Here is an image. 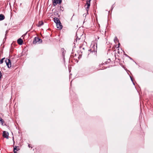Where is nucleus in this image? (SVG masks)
Returning <instances> with one entry per match:
<instances>
[{"instance_id":"obj_1","label":"nucleus","mask_w":153,"mask_h":153,"mask_svg":"<svg viewBox=\"0 0 153 153\" xmlns=\"http://www.w3.org/2000/svg\"><path fill=\"white\" fill-rule=\"evenodd\" d=\"M97 44L96 45L95 44L93 45H91L90 46V49L88 51L90 52H97Z\"/></svg>"},{"instance_id":"obj_2","label":"nucleus","mask_w":153,"mask_h":153,"mask_svg":"<svg viewBox=\"0 0 153 153\" xmlns=\"http://www.w3.org/2000/svg\"><path fill=\"white\" fill-rule=\"evenodd\" d=\"M42 40L41 39H40L38 37H35L33 39V44H36L37 42L39 43H41L42 42Z\"/></svg>"},{"instance_id":"obj_3","label":"nucleus","mask_w":153,"mask_h":153,"mask_svg":"<svg viewBox=\"0 0 153 153\" xmlns=\"http://www.w3.org/2000/svg\"><path fill=\"white\" fill-rule=\"evenodd\" d=\"M52 1L53 6H55L57 4H61L62 2V0H52Z\"/></svg>"},{"instance_id":"obj_4","label":"nucleus","mask_w":153,"mask_h":153,"mask_svg":"<svg viewBox=\"0 0 153 153\" xmlns=\"http://www.w3.org/2000/svg\"><path fill=\"white\" fill-rule=\"evenodd\" d=\"M76 38L74 41V43L75 44L78 45L79 43H80L82 39L81 38H79L77 36L76 37Z\"/></svg>"},{"instance_id":"obj_5","label":"nucleus","mask_w":153,"mask_h":153,"mask_svg":"<svg viewBox=\"0 0 153 153\" xmlns=\"http://www.w3.org/2000/svg\"><path fill=\"white\" fill-rule=\"evenodd\" d=\"M9 133L8 132L6 131H3V137L7 139L9 138Z\"/></svg>"},{"instance_id":"obj_6","label":"nucleus","mask_w":153,"mask_h":153,"mask_svg":"<svg viewBox=\"0 0 153 153\" xmlns=\"http://www.w3.org/2000/svg\"><path fill=\"white\" fill-rule=\"evenodd\" d=\"M5 62L6 63L7 67L10 68V54L8 58L6 59L5 60Z\"/></svg>"},{"instance_id":"obj_7","label":"nucleus","mask_w":153,"mask_h":153,"mask_svg":"<svg viewBox=\"0 0 153 153\" xmlns=\"http://www.w3.org/2000/svg\"><path fill=\"white\" fill-rule=\"evenodd\" d=\"M91 0H87L86 1V5H87V7L86 10L87 11H88V9L89 8V7L90 6V2Z\"/></svg>"},{"instance_id":"obj_8","label":"nucleus","mask_w":153,"mask_h":153,"mask_svg":"<svg viewBox=\"0 0 153 153\" xmlns=\"http://www.w3.org/2000/svg\"><path fill=\"white\" fill-rule=\"evenodd\" d=\"M56 25L57 28H58L59 30H61L62 28V26L60 22L56 24Z\"/></svg>"},{"instance_id":"obj_9","label":"nucleus","mask_w":153,"mask_h":153,"mask_svg":"<svg viewBox=\"0 0 153 153\" xmlns=\"http://www.w3.org/2000/svg\"><path fill=\"white\" fill-rule=\"evenodd\" d=\"M53 21L56 24L60 22L59 19L56 17H55L53 19Z\"/></svg>"},{"instance_id":"obj_10","label":"nucleus","mask_w":153,"mask_h":153,"mask_svg":"<svg viewBox=\"0 0 153 153\" xmlns=\"http://www.w3.org/2000/svg\"><path fill=\"white\" fill-rule=\"evenodd\" d=\"M23 42V40L21 38L17 40L18 43L20 45H22V44Z\"/></svg>"},{"instance_id":"obj_11","label":"nucleus","mask_w":153,"mask_h":153,"mask_svg":"<svg viewBox=\"0 0 153 153\" xmlns=\"http://www.w3.org/2000/svg\"><path fill=\"white\" fill-rule=\"evenodd\" d=\"M5 18V16L3 14H0V21L3 20Z\"/></svg>"},{"instance_id":"obj_12","label":"nucleus","mask_w":153,"mask_h":153,"mask_svg":"<svg viewBox=\"0 0 153 153\" xmlns=\"http://www.w3.org/2000/svg\"><path fill=\"white\" fill-rule=\"evenodd\" d=\"M8 32H9L8 30H7L6 31V32H5L6 33L5 34V38L3 40V43H4L6 40V36H7V34L8 33Z\"/></svg>"},{"instance_id":"obj_13","label":"nucleus","mask_w":153,"mask_h":153,"mask_svg":"<svg viewBox=\"0 0 153 153\" xmlns=\"http://www.w3.org/2000/svg\"><path fill=\"white\" fill-rule=\"evenodd\" d=\"M19 150V148H18L17 147L15 146L13 148L14 153H17V151H18Z\"/></svg>"},{"instance_id":"obj_14","label":"nucleus","mask_w":153,"mask_h":153,"mask_svg":"<svg viewBox=\"0 0 153 153\" xmlns=\"http://www.w3.org/2000/svg\"><path fill=\"white\" fill-rule=\"evenodd\" d=\"M61 51H62V55L63 57L64 58L65 57V54L66 52V51L64 50L63 48L61 49Z\"/></svg>"},{"instance_id":"obj_15","label":"nucleus","mask_w":153,"mask_h":153,"mask_svg":"<svg viewBox=\"0 0 153 153\" xmlns=\"http://www.w3.org/2000/svg\"><path fill=\"white\" fill-rule=\"evenodd\" d=\"M44 24V23L42 21L39 22L38 24L37 25L38 27H40L41 26L43 25Z\"/></svg>"},{"instance_id":"obj_16","label":"nucleus","mask_w":153,"mask_h":153,"mask_svg":"<svg viewBox=\"0 0 153 153\" xmlns=\"http://www.w3.org/2000/svg\"><path fill=\"white\" fill-rule=\"evenodd\" d=\"M108 62L107 61H106L104 62H102L101 64H100L99 65V68L101 67V65H103L107 64H108Z\"/></svg>"},{"instance_id":"obj_17","label":"nucleus","mask_w":153,"mask_h":153,"mask_svg":"<svg viewBox=\"0 0 153 153\" xmlns=\"http://www.w3.org/2000/svg\"><path fill=\"white\" fill-rule=\"evenodd\" d=\"M0 122L1 123V124L3 126V124L4 123V121L1 117H0Z\"/></svg>"},{"instance_id":"obj_18","label":"nucleus","mask_w":153,"mask_h":153,"mask_svg":"<svg viewBox=\"0 0 153 153\" xmlns=\"http://www.w3.org/2000/svg\"><path fill=\"white\" fill-rule=\"evenodd\" d=\"M5 57H4V58L1 59L0 60V64H1L3 63V62H4V59H5Z\"/></svg>"},{"instance_id":"obj_19","label":"nucleus","mask_w":153,"mask_h":153,"mask_svg":"<svg viewBox=\"0 0 153 153\" xmlns=\"http://www.w3.org/2000/svg\"><path fill=\"white\" fill-rule=\"evenodd\" d=\"M2 74H1V72L0 71V80H1V78H2Z\"/></svg>"},{"instance_id":"obj_20","label":"nucleus","mask_w":153,"mask_h":153,"mask_svg":"<svg viewBox=\"0 0 153 153\" xmlns=\"http://www.w3.org/2000/svg\"><path fill=\"white\" fill-rule=\"evenodd\" d=\"M59 10H61L62 11L63 10V7H60L59 8Z\"/></svg>"},{"instance_id":"obj_21","label":"nucleus","mask_w":153,"mask_h":153,"mask_svg":"<svg viewBox=\"0 0 153 153\" xmlns=\"http://www.w3.org/2000/svg\"><path fill=\"white\" fill-rule=\"evenodd\" d=\"M117 40H118V39H117V38L116 37H115V39H114V41H115V40H116L117 41Z\"/></svg>"},{"instance_id":"obj_22","label":"nucleus","mask_w":153,"mask_h":153,"mask_svg":"<svg viewBox=\"0 0 153 153\" xmlns=\"http://www.w3.org/2000/svg\"><path fill=\"white\" fill-rule=\"evenodd\" d=\"M108 61H107L108 62V63H109L111 61V60H110V59H108Z\"/></svg>"},{"instance_id":"obj_23","label":"nucleus","mask_w":153,"mask_h":153,"mask_svg":"<svg viewBox=\"0 0 153 153\" xmlns=\"http://www.w3.org/2000/svg\"><path fill=\"white\" fill-rule=\"evenodd\" d=\"M10 52H13V50L12 49H10Z\"/></svg>"},{"instance_id":"obj_24","label":"nucleus","mask_w":153,"mask_h":153,"mask_svg":"<svg viewBox=\"0 0 153 153\" xmlns=\"http://www.w3.org/2000/svg\"><path fill=\"white\" fill-rule=\"evenodd\" d=\"M102 68H103V67H102V68H99V70H100H100H101V69H102Z\"/></svg>"},{"instance_id":"obj_25","label":"nucleus","mask_w":153,"mask_h":153,"mask_svg":"<svg viewBox=\"0 0 153 153\" xmlns=\"http://www.w3.org/2000/svg\"><path fill=\"white\" fill-rule=\"evenodd\" d=\"M10 68L11 67V62L10 61Z\"/></svg>"},{"instance_id":"obj_26","label":"nucleus","mask_w":153,"mask_h":153,"mask_svg":"<svg viewBox=\"0 0 153 153\" xmlns=\"http://www.w3.org/2000/svg\"><path fill=\"white\" fill-rule=\"evenodd\" d=\"M99 38H100V37H99V36H97V39H99Z\"/></svg>"},{"instance_id":"obj_27","label":"nucleus","mask_w":153,"mask_h":153,"mask_svg":"<svg viewBox=\"0 0 153 153\" xmlns=\"http://www.w3.org/2000/svg\"><path fill=\"white\" fill-rule=\"evenodd\" d=\"M4 25H5V26H6V25H7V24L6 23H5V24H4Z\"/></svg>"},{"instance_id":"obj_28","label":"nucleus","mask_w":153,"mask_h":153,"mask_svg":"<svg viewBox=\"0 0 153 153\" xmlns=\"http://www.w3.org/2000/svg\"><path fill=\"white\" fill-rule=\"evenodd\" d=\"M30 144H29L28 145V147H30Z\"/></svg>"},{"instance_id":"obj_29","label":"nucleus","mask_w":153,"mask_h":153,"mask_svg":"<svg viewBox=\"0 0 153 153\" xmlns=\"http://www.w3.org/2000/svg\"><path fill=\"white\" fill-rule=\"evenodd\" d=\"M5 126H7V125L5 123L4 125Z\"/></svg>"},{"instance_id":"obj_30","label":"nucleus","mask_w":153,"mask_h":153,"mask_svg":"<svg viewBox=\"0 0 153 153\" xmlns=\"http://www.w3.org/2000/svg\"><path fill=\"white\" fill-rule=\"evenodd\" d=\"M131 80L132 81V78H131Z\"/></svg>"},{"instance_id":"obj_31","label":"nucleus","mask_w":153,"mask_h":153,"mask_svg":"<svg viewBox=\"0 0 153 153\" xmlns=\"http://www.w3.org/2000/svg\"><path fill=\"white\" fill-rule=\"evenodd\" d=\"M13 45V44H11V45H12V46Z\"/></svg>"},{"instance_id":"obj_32","label":"nucleus","mask_w":153,"mask_h":153,"mask_svg":"<svg viewBox=\"0 0 153 153\" xmlns=\"http://www.w3.org/2000/svg\"><path fill=\"white\" fill-rule=\"evenodd\" d=\"M9 5H10V2H9Z\"/></svg>"},{"instance_id":"obj_33","label":"nucleus","mask_w":153,"mask_h":153,"mask_svg":"<svg viewBox=\"0 0 153 153\" xmlns=\"http://www.w3.org/2000/svg\"><path fill=\"white\" fill-rule=\"evenodd\" d=\"M13 138H14V137H13Z\"/></svg>"}]
</instances>
